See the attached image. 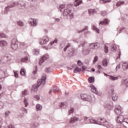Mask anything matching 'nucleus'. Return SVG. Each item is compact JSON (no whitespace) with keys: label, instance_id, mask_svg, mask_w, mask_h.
Masks as SVG:
<instances>
[{"label":"nucleus","instance_id":"e2e57ef3","mask_svg":"<svg viewBox=\"0 0 128 128\" xmlns=\"http://www.w3.org/2000/svg\"><path fill=\"white\" fill-rule=\"evenodd\" d=\"M8 128H14V126L12 124H10L8 126Z\"/></svg>","mask_w":128,"mask_h":128},{"label":"nucleus","instance_id":"423d86ee","mask_svg":"<svg viewBox=\"0 0 128 128\" xmlns=\"http://www.w3.org/2000/svg\"><path fill=\"white\" fill-rule=\"evenodd\" d=\"M49 40L50 39H48V36H45L43 37L42 39H40V44H41V46H42V44H47Z\"/></svg>","mask_w":128,"mask_h":128},{"label":"nucleus","instance_id":"2f4dec72","mask_svg":"<svg viewBox=\"0 0 128 128\" xmlns=\"http://www.w3.org/2000/svg\"><path fill=\"white\" fill-rule=\"evenodd\" d=\"M89 14H94L95 12H96V10L94 9H90L88 10Z\"/></svg>","mask_w":128,"mask_h":128},{"label":"nucleus","instance_id":"6e6552de","mask_svg":"<svg viewBox=\"0 0 128 128\" xmlns=\"http://www.w3.org/2000/svg\"><path fill=\"white\" fill-rule=\"evenodd\" d=\"M49 56L48 54H44L40 60L39 61V64L40 66H42V62H44V60H46L48 58Z\"/></svg>","mask_w":128,"mask_h":128},{"label":"nucleus","instance_id":"a18cd8bd","mask_svg":"<svg viewBox=\"0 0 128 128\" xmlns=\"http://www.w3.org/2000/svg\"><path fill=\"white\" fill-rule=\"evenodd\" d=\"M104 52L106 54H108V47L106 45L104 46Z\"/></svg>","mask_w":128,"mask_h":128},{"label":"nucleus","instance_id":"ddd939ff","mask_svg":"<svg viewBox=\"0 0 128 128\" xmlns=\"http://www.w3.org/2000/svg\"><path fill=\"white\" fill-rule=\"evenodd\" d=\"M28 23L30 24L32 26H36V24H38V22H36V20L35 19H32L30 18L28 21Z\"/></svg>","mask_w":128,"mask_h":128},{"label":"nucleus","instance_id":"6ab92c4d","mask_svg":"<svg viewBox=\"0 0 128 128\" xmlns=\"http://www.w3.org/2000/svg\"><path fill=\"white\" fill-rule=\"evenodd\" d=\"M110 20L108 19H104L103 21L100 22V24H108Z\"/></svg>","mask_w":128,"mask_h":128},{"label":"nucleus","instance_id":"393cba45","mask_svg":"<svg viewBox=\"0 0 128 128\" xmlns=\"http://www.w3.org/2000/svg\"><path fill=\"white\" fill-rule=\"evenodd\" d=\"M40 54V51L38 50V49H34L33 50V54L34 56H38Z\"/></svg>","mask_w":128,"mask_h":128},{"label":"nucleus","instance_id":"bf43d9fd","mask_svg":"<svg viewBox=\"0 0 128 128\" xmlns=\"http://www.w3.org/2000/svg\"><path fill=\"white\" fill-rule=\"evenodd\" d=\"M0 108H4V103L2 102H0Z\"/></svg>","mask_w":128,"mask_h":128},{"label":"nucleus","instance_id":"f03ea898","mask_svg":"<svg viewBox=\"0 0 128 128\" xmlns=\"http://www.w3.org/2000/svg\"><path fill=\"white\" fill-rule=\"evenodd\" d=\"M46 75L45 74H44L42 76V78L41 79H39L38 80L37 82V85L34 87V91L35 92H38V88L42 84H43V86H44L46 84Z\"/></svg>","mask_w":128,"mask_h":128},{"label":"nucleus","instance_id":"f3484780","mask_svg":"<svg viewBox=\"0 0 128 128\" xmlns=\"http://www.w3.org/2000/svg\"><path fill=\"white\" fill-rule=\"evenodd\" d=\"M90 88H91V90L92 92L96 94H98V96L100 95V93L98 92V91L96 90V86H94L91 85Z\"/></svg>","mask_w":128,"mask_h":128},{"label":"nucleus","instance_id":"5701e85b","mask_svg":"<svg viewBox=\"0 0 128 128\" xmlns=\"http://www.w3.org/2000/svg\"><path fill=\"white\" fill-rule=\"evenodd\" d=\"M122 84L123 85H126V86L128 88V80L126 79V80H123L122 82Z\"/></svg>","mask_w":128,"mask_h":128},{"label":"nucleus","instance_id":"f257e3e1","mask_svg":"<svg viewBox=\"0 0 128 128\" xmlns=\"http://www.w3.org/2000/svg\"><path fill=\"white\" fill-rule=\"evenodd\" d=\"M64 5L62 4L60 5V7L58 8L60 12H63V16L66 18L67 20H72L74 18V9L73 8H70L64 10Z\"/></svg>","mask_w":128,"mask_h":128},{"label":"nucleus","instance_id":"79ce46f5","mask_svg":"<svg viewBox=\"0 0 128 128\" xmlns=\"http://www.w3.org/2000/svg\"><path fill=\"white\" fill-rule=\"evenodd\" d=\"M103 66H108V60H104L102 61Z\"/></svg>","mask_w":128,"mask_h":128},{"label":"nucleus","instance_id":"338daca9","mask_svg":"<svg viewBox=\"0 0 128 128\" xmlns=\"http://www.w3.org/2000/svg\"><path fill=\"white\" fill-rule=\"evenodd\" d=\"M35 98H36V100H40V96H35Z\"/></svg>","mask_w":128,"mask_h":128},{"label":"nucleus","instance_id":"ea45409f","mask_svg":"<svg viewBox=\"0 0 128 128\" xmlns=\"http://www.w3.org/2000/svg\"><path fill=\"white\" fill-rule=\"evenodd\" d=\"M17 24L18 26H24V22H22V21H18L17 22Z\"/></svg>","mask_w":128,"mask_h":128},{"label":"nucleus","instance_id":"0e129e2a","mask_svg":"<svg viewBox=\"0 0 128 128\" xmlns=\"http://www.w3.org/2000/svg\"><path fill=\"white\" fill-rule=\"evenodd\" d=\"M124 30V28H120L119 34H120V32H122V30Z\"/></svg>","mask_w":128,"mask_h":128},{"label":"nucleus","instance_id":"9d476101","mask_svg":"<svg viewBox=\"0 0 128 128\" xmlns=\"http://www.w3.org/2000/svg\"><path fill=\"white\" fill-rule=\"evenodd\" d=\"M124 116L122 115L118 116L117 117L116 122H118V124H122V122H124Z\"/></svg>","mask_w":128,"mask_h":128},{"label":"nucleus","instance_id":"e433bc0d","mask_svg":"<svg viewBox=\"0 0 128 128\" xmlns=\"http://www.w3.org/2000/svg\"><path fill=\"white\" fill-rule=\"evenodd\" d=\"M28 56H26L25 58H22L21 59V62H28Z\"/></svg>","mask_w":128,"mask_h":128},{"label":"nucleus","instance_id":"72a5a7b5","mask_svg":"<svg viewBox=\"0 0 128 128\" xmlns=\"http://www.w3.org/2000/svg\"><path fill=\"white\" fill-rule=\"evenodd\" d=\"M74 112V108H70L68 112V115L70 116V114H73Z\"/></svg>","mask_w":128,"mask_h":128},{"label":"nucleus","instance_id":"680f3d73","mask_svg":"<svg viewBox=\"0 0 128 128\" xmlns=\"http://www.w3.org/2000/svg\"><path fill=\"white\" fill-rule=\"evenodd\" d=\"M10 114V111H7V112H5V114L6 116H8V114Z\"/></svg>","mask_w":128,"mask_h":128},{"label":"nucleus","instance_id":"c85d7f7f","mask_svg":"<svg viewBox=\"0 0 128 128\" xmlns=\"http://www.w3.org/2000/svg\"><path fill=\"white\" fill-rule=\"evenodd\" d=\"M54 92H58V91L60 90V88L58 86L54 87L52 89Z\"/></svg>","mask_w":128,"mask_h":128},{"label":"nucleus","instance_id":"6e6d98bb","mask_svg":"<svg viewBox=\"0 0 128 128\" xmlns=\"http://www.w3.org/2000/svg\"><path fill=\"white\" fill-rule=\"evenodd\" d=\"M78 66H82V61H80V60H78Z\"/></svg>","mask_w":128,"mask_h":128},{"label":"nucleus","instance_id":"a19ab883","mask_svg":"<svg viewBox=\"0 0 128 128\" xmlns=\"http://www.w3.org/2000/svg\"><path fill=\"white\" fill-rule=\"evenodd\" d=\"M124 4V2H118L116 3V6H120L122 4Z\"/></svg>","mask_w":128,"mask_h":128},{"label":"nucleus","instance_id":"8fccbe9b","mask_svg":"<svg viewBox=\"0 0 128 128\" xmlns=\"http://www.w3.org/2000/svg\"><path fill=\"white\" fill-rule=\"evenodd\" d=\"M21 110L22 112H24L25 114H28V110H26V109L24 108H21Z\"/></svg>","mask_w":128,"mask_h":128},{"label":"nucleus","instance_id":"4be33fe9","mask_svg":"<svg viewBox=\"0 0 128 128\" xmlns=\"http://www.w3.org/2000/svg\"><path fill=\"white\" fill-rule=\"evenodd\" d=\"M92 29L97 34H100V29L96 28L94 25L92 26Z\"/></svg>","mask_w":128,"mask_h":128},{"label":"nucleus","instance_id":"4d7b16f0","mask_svg":"<svg viewBox=\"0 0 128 128\" xmlns=\"http://www.w3.org/2000/svg\"><path fill=\"white\" fill-rule=\"evenodd\" d=\"M26 94V90H24L23 92H22V96H24Z\"/></svg>","mask_w":128,"mask_h":128},{"label":"nucleus","instance_id":"412c9836","mask_svg":"<svg viewBox=\"0 0 128 128\" xmlns=\"http://www.w3.org/2000/svg\"><path fill=\"white\" fill-rule=\"evenodd\" d=\"M68 102H62L60 106V108H64L68 106Z\"/></svg>","mask_w":128,"mask_h":128},{"label":"nucleus","instance_id":"f704fd0d","mask_svg":"<svg viewBox=\"0 0 128 128\" xmlns=\"http://www.w3.org/2000/svg\"><path fill=\"white\" fill-rule=\"evenodd\" d=\"M110 80H118V77H114L113 76H110L109 78Z\"/></svg>","mask_w":128,"mask_h":128},{"label":"nucleus","instance_id":"1a4fd4ad","mask_svg":"<svg viewBox=\"0 0 128 128\" xmlns=\"http://www.w3.org/2000/svg\"><path fill=\"white\" fill-rule=\"evenodd\" d=\"M100 48V44L92 43L90 45V48L92 50H98Z\"/></svg>","mask_w":128,"mask_h":128},{"label":"nucleus","instance_id":"c9c22d12","mask_svg":"<svg viewBox=\"0 0 128 128\" xmlns=\"http://www.w3.org/2000/svg\"><path fill=\"white\" fill-rule=\"evenodd\" d=\"M6 38V34H4V33H0V38Z\"/></svg>","mask_w":128,"mask_h":128},{"label":"nucleus","instance_id":"cd10ccee","mask_svg":"<svg viewBox=\"0 0 128 128\" xmlns=\"http://www.w3.org/2000/svg\"><path fill=\"white\" fill-rule=\"evenodd\" d=\"M112 0H100V4H106V2H110Z\"/></svg>","mask_w":128,"mask_h":128},{"label":"nucleus","instance_id":"4c0bfd02","mask_svg":"<svg viewBox=\"0 0 128 128\" xmlns=\"http://www.w3.org/2000/svg\"><path fill=\"white\" fill-rule=\"evenodd\" d=\"M20 74H21V76H26V72H24V69L22 68L20 70Z\"/></svg>","mask_w":128,"mask_h":128},{"label":"nucleus","instance_id":"4468645a","mask_svg":"<svg viewBox=\"0 0 128 128\" xmlns=\"http://www.w3.org/2000/svg\"><path fill=\"white\" fill-rule=\"evenodd\" d=\"M76 54V49L72 48L69 50L68 52V55L69 56H74Z\"/></svg>","mask_w":128,"mask_h":128},{"label":"nucleus","instance_id":"20e7f679","mask_svg":"<svg viewBox=\"0 0 128 128\" xmlns=\"http://www.w3.org/2000/svg\"><path fill=\"white\" fill-rule=\"evenodd\" d=\"M11 48L14 50H16L18 48V40L16 39H13L11 42Z\"/></svg>","mask_w":128,"mask_h":128},{"label":"nucleus","instance_id":"a878e982","mask_svg":"<svg viewBox=\"0 0 128 128\" xmlns=\"http://www.w3.org/2000/svg\"><path fill=\"white\" fill-rule=\"evenodd\" d=\"M80 4H82V0H75L74 6H80Z\"/></svg>","mask_w":128,"mask_h":128},{"label":"nucleus","instance_id":"37998d69","mask_svg":"<svg viewBox=\"0 0 128 128\" xmlns=\"http://www.w3.org/2000/svg\"><path fill=\"white\" fill-rule=\"evenodd\" d=\"M32 128H38V123H32Z\"/></svg>","mask_w":128,"mask_h":128},{"label":"nucleus","instance_id":"052dcab7","mask_svg":"<svg viewBox=\"0 0 128 128\" xmlns=\"http://www.w3.org/2000/svg\"><path fill=\"white\" fill-rule=\"evenodd\" d=\"M102 16H106V12H102Z\"/></svg>","mask_w":128,"mask_h":128},{"label":"nucleus","instance_id":"774afa93","mask_svg":"<svg viewBox=\"0 0 128 128\" xmlns=\"http://www.w3.org/2000/svg\"><path fill=\"white\" fill-rule=\"evenodd\" d=\"M118 128H126V127L122 125L121 126V128L118 127Z\"/></svg>","mask_w":128,"mask_h":128},{"label":"nucleus","instance_id":"c03bdc74","mask_svg":"<svg viewBox=\"0 0 128 128\" xmlns=\"http://www.w3.org/2000/svg\"><path fill=\"white\" fill-rule=\"evenodd\" d=\"M24 104H25V107L26 108L28 106V100L26 98L24 99Z\"/></svg>","mask_w":128,"mask_h":128},{"label":"nucleus","instance_id":"09e8293b","mask_svg":"<svg viewBox=\"0 0 128 128\" xmlns=\"http://www.w3.org/2000/svg\"><path fill=\"white\" fill-rule=\"evenodd\" d=\"M98 56H96L93 60L94 64H96V62H98Z\"/></svg>","mask_w":128,"mask_h":128},{"label":"nucleus","instance_id":"473e14b6","mask_svg":"<svg viewBox=\"0 0 128 128\" xmlns=\"http://www.w3.org/2000/svg\"><path fill=\"white\" fill-rule=\"evenodd\" d=\"M42 105L40 104H38L36 106V110L38 111V110H42Z\"/></svg>","mask_w":128,"mask_h":128},{"label":"nucleus","instance_id":"13d9d810","mask_svg":"<svg viewBox=\"0 0 128 128\" xmlns=\"http://www.w3.org/2000/svg\"><path fill=\"white\" fill-rule=\"evenodd\" d=\"M98 68L99 70H102V66L98 64Z\"/></svg>","mask_w":128,"mask_h":128},{"label":"nucleus","instance_id":"2eb2a0df","mask_svg":"<svg viewBox=\"0 0 128 128\" xmlns=\"http://www.w3.org/2000/svg\"><path fill=\"white\" fill-rule=\"evenodd\" d=\"M78 118H76V116H73L71 118V119L70 120V124H74V122H78Z\"/></svg>","mask_w":128,"mask_h":128},{"label":"nucleus","instance_id":"864d4df0","mask_svg":"<svg viewBox=\"0 0 128 128\" xmlns=\"http://www.w3.org/2000/svg\"><path fill=\"white\" fill-rule=\"evenodd\" d=\"M14 72L15 78H18V72H16L15 70L13 71Z\"/></svg>","mask_w":128,"mask_h":128},{"label":"nucleus","instance_id":"603ef678","mask_svg":"<svg viewBox=\"0 0 128 128\" xmlns=\"http://www.w3.org/2000/svg\"><path fill=\"white\" fill-rule=\"evenodd\" d=\"M32 72L34 74H36V72H38V66H36L35 70Z\"/></svg>","mask_w":128,"mask_h":128},{"label":"nucleus","instance_id":"f8f14e48","mask_svg":"<svg viewBox=\"0 0 128 128\" xmlns=\"http://www.w3.org/2000/svg\"><path fill=\"white\" fill-rule=\"evenodd\" d=\"M88 26H86L82 30H78V34H80V32H84V36H86L88 34H90V32L88 31Z\"/></svg>","mask_w":128,"mask_h":128},{"label":"nucleus","instance_id":"7ed1b4c3","mask_svg":"<svg viewBox=\"0 0 128 128\" xmlns=\"http://www.w3.org/2000/svg\"><path fill=\"white\" fill-rule=\"evenodd\" d=\"M88 120L90 124H104L106 122V119H102V118H98L97 121L93 119H89Z\"/></svg>","mask_w":128,"mask_h":128},{"label":"nucleus","instance_id":"5fc2aeb1","mask_svg":"<svg viewBox=\"0 0 128 128\" xmlns=\"http://www.w3.org/2000/svg\"><path fill=\"white\" fill-rule=\"evenodd\" d=\"M120 64H119L118 65L116 66V72L118 71V69H120Z\"/></svg>","mask_w":128,"mask_h":128},{"label":"nucleus","instance_id":"de8ad7c7","mask_svg":"<svg viewBox=\"0 0 128 128\" xmlns=\"http://www.w3.org/2000/svg\"><path fill=\"white\" fill-rule=\"evenodd\" d=\"M46 72H52V69L50 68H47L46 69Z\"/></svg>","mask_w":128,"mask_h":128},{"label":"nucleus","instance_id":"b1692460","mask_svg":"<svg viewBox=\"0 0 128 128\" xmlns=\"http://www.w3.org/2000/svg\"><path fill=\"white\" fill-rule=\"evenodd\" d=\"M12 55L10 54L6 56V58H8V60H6L7 62H10V60H12Z\"/></svg>","mask_w":128,"mask_h":128},{"label":"nucleus","instance_id":"9b49d317","mask_svg":"<svg viewBox=\"0 0 128 128\" xmlns=\"http://www.w3.org/2000/svg\"><path fill=\"white\" fill-rule=\"evenodd\" d=\"M114 112L117 116H122L121 114H122V108L120 106L116 108L114 110Z\"/></svg>","mask_w":128,"mask_h":128},{"label":"nucleus","instance_id":"bb28decb","mask_svg":"<svg viewBox=\"0 0 128 128\" xmlns=\"http://www.w3.org/2000/svg\"><path fill=\"white\" fill-rule=\"evenodd\" d=\"M6 42L4 40L0 41V46H6Z\"/></svg>","mask_w":128,"mask_h":128},{"label":"nucleus","instance_id":"0eeeda50","mask_svg":"<svg viewBox=\"0 0 128 128\" xmlns=\"http://www.w3.org/2000/svg\"><path fill=\"white\" fill-rule=\"evenodd\" d=\"M80 98L83 100H86V102H90L92 99V96L86 94H81Z\"/></svg>","mask_w":128,"mask_h":128},{"label":"nucleus","instance_id":"c756f323","mask_svg":"<svg viewBox=\"0 0 128 128\" xmlns=\"http://www.w3.org/2000/svg\"><path fill=\"white\" fill-rule=\"evenodd\" d=\"M70 46H72V44H70V43H68L66 46L64 48V52H66L68 48H70Z\"/></svg>","mask_w":128,"mask_h":128},{"label":"nucleus","instance_id":"7c9ffc66","mask_svg":"<svg viewBox=\"0 0 128 128\" xmlns=\"http://www.w3.org/2000/svg\"><path fill=\"white\" fill-rule=\"evenodd\" d=\"M88 80L89 82H90V84L94 82V77H90L88 78Z\"/></svg>","mask_w":128,"mask_h":128},{"label":"nucleus","instance_id":"a211bd4d","mask_svg":"<svg viewBox=\"0 0 128 128\" xmlns=\"http://www.w3.org/2000/svg\"><path fill=\"white\" fill-rule=\"evenodd\" d=\"M82 54H84V56H86L87 54H90V50H88L87 48H84L82 49Z\"/></svg>","mask_w":128,"mask_h":128},{"label":"nucleus","instance_id":"58836bf2","mask_svg":"<svg viewBox=\"0 0 128 128\" xmlns=\"http://www.w3.org/2000/svg\"><path fill=\"white\" fill-rule=\"evenodd\" d=\"M112 51L116 52V44H114L112 45Z\"/></svg>","mask_w":128,"mask_h":128},{"label":"nucleus","instance_id":"3c124183","mask_svg":"<svg viewBox=\"0 0 128 128\" xmlns=\"http://www.w3.org/2000/svg\"><path fill=\"white\" fill-rule=\"evenodd\" d=\"M86 44V42L84 41L81 42V43L80 44V45L79 46V48H80V46H84Z\"/></svg>","mask_w":128,"mask_h":128},{"label":"nucleus","instance_id":"dca6fc26","mask_svg":"<svg viewBox=\"0 0 128 128\" xmlns=\"http://www.w3.org/2000/svg\"><path fill=\"white\" fill-rule=\"evenodd\" d=\"M112 94V100L114 102H116V100H118V95L114 92V90H111Z\"/></svg>","mask_w":128,"mask_h":128},{"label":"nucleus","instance_id":"49530a36","mask_svg":"<svg viewBox=\"0 0 128 128\" xmlns=\"http://www.w3.org/2000/svg\"><path fill=\"white\" fill-rule=\"evenodd\" d=\"M58 42V39L56 38L54 40L52 41L50 43V46H52L54 44H56Z\"/></svg>","mask_w":128,"mask_h":128},{"label":"nucleus","instance_id":"69168bd1","mask_svg":"<svg viewBox=\"0 0 128 128\" xmlns=\"http://www.w3.org/2000/svg\"><path fill=\"white\" fill-rule=\"evenodd\" d=\"M20 46H26V44L24 42H20Z\"/></svg>","mask_w":128,"mask_h":128},{"label":"nucleus","instance_id":"39448f33","mask_svg":"<svg viewBox=\"0 0 128 128\" xmlns=\"http://www.w3.org/2000/svg\"><path fill=\"white\" fill-rule=\"evenodd\" d=\"M18 3L16 2H14L13 3L12 5L8 6H6L4 8V14H8L10 10V8H14L16 6H18Z\"/></svg>","mask_w":128,"mask_h":128},{"label":"nucleus","instance_id":"aec40b11","mask_svg":"<svg viewBox=\"0 0 128 128\" xmlns=\"http://www.w3.org/2000/svg\"><path fill=\"white\" fill-rule=\"evenodd\" d=\"M80 72H82V69L78 68V66H76L74 69V74H78V72L80 73Z\"/></svg>","mask_w":128,"mask_h":128}]
</instances>
